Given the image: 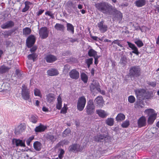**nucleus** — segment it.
<instances>
[{
    "label": "nucleus",
    "instance_id": "nucleus-1",
    "mask_svg": "<svg viewBox=\"0 0 159 159\" xmlns=\"http://www.w3.org/2000/svg\"><path fill=\"white\" fill-rule=\"evenodd\" d=\"M95 7L98 11L104 14L113 16V19L119 21V23L122 20L123 16L122 13L113 7L108 2H102L95 3Z\"/></svg>",
    "mask_w": 159,
    "mask_h": 159
},
{
    "label": "nucleus",
    "instance_id": "nucleus-2",
    "mask_svg": "<svg viewBox=\"0 0 159 159\" xmlns=\"http://www.w3.org/2000/svg\"><path fill=\"white\" fill-rule=\"evenodd\" d=\"M134 92L136 95L137 100L134 104L135 107H143L144 105V102H146V100L152 99L153 97V92L152 91H146L143 89H136Z\"/></svg>",
    "mask_w": 159,
    "mask_h": 159
},
{
    "label": "nucleus",
    "instance_id": "nucleus-3",
    "mask_svg": "<svg viewBox=\"0 0 159 159\" xmlns=\"http://www.w3.org/2000/svg\"><path fill=\"white\" fill-rule=\"evenodd\" d=\"M141 69L139 66H134L130 67L128 75L132 79H135L140 76Z\"/></svg>",
    "mask_w": 159,
    "mask_h": 159
},
{
    "label": "nucleus",
    "instance_id": "nucleus-4",
    "mask_svg": "<svg viewBox=\"0 0 159 159\" xmlns=\"http://www.w3.org/2000/svg\"><path fill=\"white\" fill-rule=\"evenodd\" d=\"M30 91L27 86L23 84L22 86L21 95L22 98L25 100H27L30 102L31 101L30 98Z\"/></svg>",
    "mask_w": 159,
    "mask_h": 159
},
{
    "label": "nucleus",
    "instance_id": "nucleus-5",
    "mask_svg": "<svg viewBox=\"0 0 159 159\" xmlns=\"http://www.w3.org/2000/svg\"><path fill=\"white\" fill-rule=\"evenodd\" d=\"M144 113L149 116L148 121L149 124H152L156 118L157 114L155 113V111L152 109L146 110Z\"/></svg>",
    "mask_w": 159,
    "mask_h": 159
},
{
    "label": "nucleus",
    "instance_id": "nucleus-6",
    "mask_svg": "<svg viewBox=\"0 0 159 159\" xmlns=\"http://www.w3.org/2000/svg\"><path fill=\"white\" fill-rule=\"evenodd\" d=\"M83 147L77 143H73L70 145L68 148V150L70 152L76 153L82 151Z\"/></svg>",
    "mask_w": 159,
    "mask_h": 159
},
{
    "label": "nucleus",
    "instance_id": "nucleus-7",
    "mask_svg": "<svg viewBox=\"0 0 159 159\" xmlns=\"http://www.w3.org/2000/svg\"><path fill=\"white\" fill-rule=\"evenodd\" d=\"M86 102V100L84 96L79 98L77 103V108L80 111H83L85 107Z\"/></svg>",
    "mask_w": 159,
    "mask_h": 159
},
{
    "label": "nucleus",
    "instance_id": "nucleus-8",
    "mask_svg": "<svg viewBox=\"0 0 159 159\" xmlns=\"http://www.w3.org/2000/svg\"><path fill=\"white\" fill-rule=\"evenodd\" d=\"M110 136L106 134H98L93 137L94 140L97 142H102L110 138Z\"/></svg>",
    "mask_w": 159,
    "mask_h": 159
},
{
    "label": "nucleus",
    "instance_id": "nucleus-9",
    "mask_svg": "<svg viewBox=\"0 0 159 159\" xmlns=\"http://www.w3.org/2000/svg\"><path fill=\"white\" fill-rule=\"evenodd\" d=\"M48 33L47 28L43 27L40 29L39 34L40 37L42 39H45L48 36Z\"/></svg>",
    "mask_w": 159,
    "mask_h": 159
},
{
    "label": "nucleus",
    "instance_id": "nucleus-10",
    "mask_svg": "<svg viewBox=\"0 0 159 159\" xmlns=\"http://www.w3.org/2000/svg\"><path fill=\"white\" fill-rule=\"evenodd\" d=\"M36 41V38L35 36L33 35H30L27 39L26 40V44L27 47L28 48L32 47L34 45Z\"/></svg>",
    "mask_w": 159,
    "mask_h": 159
},
{
    "label": "nucleus",
    "instance_id": "nucleus-11",
    "mask_svg": "<svg viewBox=\"0 0 159 159\" xmlns=\"http://www.w3.org/2000/svg\"><path fill=\"white\" fill-rule=\"evenodd\" d=\"M95 104L99 107H102L104 105V101L101 96H98L94 100Z\"/></svg>",
    "mask_w": 159,
    "mask_h": 159
},
{
    "label": "nucleus",
    "instance_id": "nucleus-12",
    "mask_svg": "<svg viewBox=\"0 0 159 159\" xmlns=\"http://www.w3.org/2000/svg\"><path fill=\"white\" fill-rule=\"evenodd\" d=\"M14 25V22L11 20H10L3 23L1 25V27L3 29H8L12 28Z\"/></svg>",
    "mask_w": 159,
    "mask_h": 159
},
{
    "label": "nucleus",
    "instance_id": "nucleus-13",
    "mask_svg": "<svg viewBox=\"0 0 159 159\" xmlns=\"http://www.w3.org/2000/svg\"><path fill=\"white\" fill-rule=\"evenodd\" d=\"M25 140H20V139H13L12 141V143L13 145H15L16 146H21L22 147H25L26 146L25 144Z\"/></svg>",
    "mask_w": 159,
    "mask_h": 159
},
{
    "label": "nucleus",
    "instance_id": "nucleus-14",
    "mask_svg": "<svg viewBox=\"0 0 159 159\" xmlns=\"http://www.w3.org/2000/svg\"><path fill=\"white\" fill-rule=\"evenodd\" d=\"M98 26L99 30L102 33H104L107 30V25L104 24V21L103 20H101L98 23Z\"/></svg>",
    "mask_w": 159,
    "mask_h": 159
},
{
    "label": "nucleus",
    "instance_id": "nucleus-15",
    "mask_svg": "<svg viewBox=\"0 0 159 159\" xmlns=\"http://www.w3.org/2000/svg\"><path fill=\"white\" fill-rule=\"evenodd\" d=\"M70 77L75 80H77L79 77V73L76 69L72 70L69 73Z\"/></svg>",
    "mask_w": 159,
    "mask_h": 159
},
{
    "label": "nucleus",
    "instance_id": "nucleus-16",
    "mask_svg": "<svg viewBox=\"0 0 159 159\" xmlns=\"http://www.w3.org/2000/svg\"><path fill=\"white\" fill-rule=\"evenodd\" d=\"M146 120L145 117L142 116L140 117L138 121V125L139 128L145 126L146 125Z\"/></svg>",
    "mask_w": 159,
    "mask_h": 159
},
{
    "label": "nucleus",
    "instance_id": "nucleus-17",
    "mask_svg": "<svg viewBox=\"0 0 159 159\" xmlns=\"http://www.w3.org/2000/svg\"><path fill=\"white\" fill-rule=\"evenodd\" d=\"M18 29V27H15L13 29L9 30H6L3 32L2 33V34L4 35L5 38H7L9 36H11Z\"/></svg>",
    "mask_w": 159,
    "mask_h": 159
},
{
    "label": "nucleus",
    "instance_id": "nucleus-18",
    "mask_svg": "<svg viewBox=\"0 0 159 159\" xmlns=\"http://www.w3.org/2000/svg\"><path fill=\"white\" fill-rule=\"evenodd\" d=\"M45 60L48 63H53L57 60V57L52 54L48 55L45 57Z\"/></svg>",
    "mask_w": 159,
    "mask_h": 159
},
{
    "label": "nucleus",
    "instance_id": "nucleus-19",
    "mask_svg": "<svg viewBox=\"0 0 159 159\" xmlns=\"http://www.w3.org/2000/svg\"><path fill=\"white\" fill-rule=\"evenodd\" d=\"M47 73L50 76H54L58 75L59 72L57 69L52 68L47 70Z\"/></svg>",
    "mask_w": 159,
    "mask_h": 159
},
{
    "label": "nucleus",
    "instance_id": "nucleus-20",
    "mask_svg": "<svg viewBox=\"0 0 159 159\" xmlns=\"http://www.w3.org/2000/svg\"><path fill=\"white\" fill-rule=\"evenodd\" d=\"M46 126L43 125L40 123L39 125L36 126L34 129L35 132L39 133L44 132L47 129Z\"/></svg>",
    "mask_w": 159,
    "mask_h": 159
},
{
    "label": "nucleus",
    "instance_id": "nucleus-21",
    "mask_svg": "<svg viewBox=\"0 0 159 159\" xmlns=\"http://www.w3.org/2000/svg\"><path fill=\"white\" fill-rule=\"evenodd\" d=\"M11 90L10 84L8 83H3L2 84V92L7 93Z\"/></svg>",
    "mask_w": 159,
    "mask_h": 159
},
{
    "label": "nucleus",
    "instance_id": "nucleus-22",
    "mask_svg": "<svg viewBox=\"0 0 159 159\" xmlns=\"http://www.w3.org/2000/svg\"><path fill=\"white\" fill-rule=\"evenodd\" d=\"M146 0H136L134 4L135 6L138 7H142L146 5Z\"/></svg>",
    "mask_w": 159,
    "mask_h": 159
},
{
    "label": "nucleus",
    "instance_id": "nucleus-23",
    "mask_svg": "<svg viewBox=\"0 0 159 159\" xmlns=\"http://www.w3.org/2000/svg\"><path fill=\"white\" fill-rule=\"evenodd\" d=\"M47 101L49 103L53 102L55 99V95L52 93H49L46 95Z\"/></svg>",
    "mask_w": 159,
    "mask_h": 159
},
{
    "label": "nucleus",
    "instance_id": "nucleus-24",
    "mask_svg": "<svg viewBox=\"0 0 159 159\" xmlns=\"http://www.w3.org/2000/svg\"><path fill=\"white\" fill-rule=\"evenodd\" d=\"M31 54H29L28 56V59L30 60H32L34 61H35L36 58L37 57L38 55L35 53L36 50H30Z\"/></svg>",
    "mask_w": 159,
    "mask_h": 159
},
{
    "label": "nucleus",
    "instance_id": "nucleus-25",
    "mask_svg": "<svg viewBox=\"0 0 159 159\" xmlns=\"http://www.w3.org/2000/svg\"><path fill=\"white\" fill-rule=\"evenodd\" d=\"M42 146V144L38 141L35 142L33 144L34 148L37 151H39L41 150Z\"/></svg>",
    "mask_w": 159,
    "mask_h": 159
},
{
    "label": "nucleus",
    "instance_id": "nucleus-26",
    "mask_svg": "<svg viewBox=\"0 0 159 159\" xmlns=\"http://www.w3.org/2000/svg\"><path fill=\"white\" fill-rule=\"evenodd\" d=\"M86 112L87 115H92L95 111V107H87L85 108Z\"/></svg>",
    "mask_w": 159,
    "mask_h": 159
},
{
    "label": "nucleus",
    "instance_id": "nucleus-27",
    "mask_svg": "<svg viewBox=\"0 0 159 159\" xmlns=\"http://www.w3.org/2000/svg\"><path fill=\"white\" fill-rule=\"evenodd\" d=\"M25 129V127L22 124H21L15 129L14 132L16 134L18 135L21 133Z\"/></svg>",
    "mask_w": 159,
    "mask_h": 159
},
{
    "label": "nucleus",
    "instance_id": "nucleus-28",
    "mask_svg": "<svg viewBox=\"0 0 159 159\" xmlns=\"http://www.w3.org/2000/svg\"><path fill=\"white\" fill-rule=\"evenodd\" d=\"M128 62V59L126 56L125 55L121 57L120 63L122 66L124 67L126 65Z\"/></svg>",
    "mask_w": 159,
    "mask_h": 159
},
{
    "label": "nucleus",
    "instance_id": "nucleus-29",
    "mask_svg": "<svg viewBox=\"0 0 159 159\" xmlns=\"http://www.w3.org/2000/svg\"><path fill=\"white\" fill-rule=\"evenodd\" d=\"M67 30L72 34H74V26L71 24L67 23L66 24Z\"/></svg>",
    "mask_w": 159,
    "mask_h": 159
},
{
    "label": "nucleus",
    "instance_id": "nucleus-30",
    "mask_svg": "<svg viewBox=\"0 0 159 159\" xmlns=\"http://www.w3.org/2000/svg\"><path fill=\"white\" fill-rule=\"evenodd\" d=\"M125 119V115L122 113L118 114L116 118V120L118 122H120L124 120Z\"/></svg>",
    "mask_w": 159,
    "mask_h": 159
},
{
    "label": "nucleus",
    "instance_id": "nucleus-31",
    "mask_svg": "<svg viewBox=\"0 0 159 159\" xmlns=\"http://www.w3.org/2000/svg\"><path fill=\"white\" fill-rule=\"evenodd\" d=\"M96 111V113L101 118H104L107 116V114L106 113L105 111L104 110H97Z\"/></svg>",
    "mask_w": 159,
    "mask_h": 159
},
{
    "label": "nucleus",
    "instance_id": "nucleus-32",
    "mask_svg": "<svg viewBox=\"0 0 159 159\" xmlns=\"http://www.w3.org/2000/svg\"><path fill=\"white\" fill-rule=\"evenodd\" d=\"M45 139L48 141H50L52 143H53L56 140V138L54 135L48 134L45 136Z\"/></svg>",
    "mask_w": 159,
    "mask_h": 159
},
{
    "label": "nucleus",
    "instance_id": "nucleus-33",
    "mask_svg": "<svg viewBox=\"0 0 159 159\" xmlns=\"http://www.w3.org/2000/svg\"><path fill=\"white\" fill-rule=\"evenodd\" d=\"M54 28L58 31H63L65 29L64 25L59 23H56L54 26Z\"/></svg>",
    "mask_w": 159,
    "mask_h": 159
},
{
    "label": "nucleus",
    "instance_id": "nucleus-34",
    "mask_svg": "<svg viewBox=\"0 0 159 159\" xmlns=\"http://www.w3.org/2000/svg\"><path fill=\"white\" fill-rule=\"evenodd\" d=\"M57 103L56 105V108L58 110H60L62 107V99L60 95H59L57 98Z\"/></svg>",
    "mask_w": 159,
    "mask_h": 159
},
{
    "label": "nucleus",
    "instance_id": "nucleus-35",
    "mask_svg": "<svg viewBox=\"0 0 159 159\" xmlns=\"http://www.w3.org/2000/svg\"><path fill=\"white\" fill-rule=\"evenodd\" d=\"M15 74L16 75L18 79H22L23 75V72L19 69H16L15 71Z\"/></svg>",
    "mask_w": 159,
    "mask_h": 159
},
{
    "label": "nucleus",
    "instance_id": "nucleus-36",
    "mask_svg": "<svg viewBox=\"0 0 159 159\" xmlns=\"http://www.w3.org/2000/svg\"><path fill=\"white\" fill-rule=\"evenodd\" d=\"M10 69L5 66H0V74H2L7 71Z\"/></svg>",
    "mask_w": 159,
    "mask_h": 159
},
{
    "label": "nucleus",
    "instance_id": "nucleus-37",
    "mask_svg": "<svg viewBox=\"0 0 159 159\" xmlns=\"http://www.w3.org/2000/svg\"><path fill=\"white\" fill-rule=\"evenodd\" d=\"M31 32V29L29 27H25L23 29V34L24 35H27L30 34Z\"/></svg>",
    "mask_w": 159,
    "mask_h": 159
},
{
    "label": "nucleus",
    "instance_id": "nucleus-38",
    "mask_svg": "<svg viewBox=\"0 0 159 159\" xmlns=\"http://www.w3.org/2000/svg\"><path fill=\"white\" fill-rule=\"evenodd\" d=\"M99 84L98 82H95L94 83H91L90 85V90L91 92H95L97 85Z\"/></svg>",
    "mask_w": 159,
    "mask_h": 159
},
{
    "label": "nucleus",
    "instance_id": "nucleus-39",
    "mask_svg": "<svg viewBox=\"0 0 159 159\" xmlns=\"http://www.w3.org/2000/svg\"><path fill=\"white\" fill-rule=\"evenodd\" d=\"M30 117V120L33 123L35 124L37 122L38 117L37 116L31 115Z\"/></svg>",
    "mask_w": 159,
    "mask_h": 159
},
{
    "label": "nucleus",
    "instance_id": "nucleus-40",
    "mask_svg": "<svg viewBox=\"0 0 159 159\" xmlns=\"http://www.w3.org/2000/svg\"><path fill=\"white\" fill-rule=\"evenodd\" d=\"M81 80L84 83H87L88 80V77L87 75L84 73H82L81 75Z\"/></svg>",
    "mask_w": 159,
    "mask_h": 159
},
{
    "label": "nucleus",
    "instance_id": "nucleus-41",
    "mask_svg": "<svg viewBox=\"0 0 159 159\" xmlns=\"http://www.w3.org/2000/svg\"><path fill=\"white\" fill-rule=\"evenodd\" d=\"M114 119L112 118H108L106 120V124L108 125L111 126L114 124Z\"/></svg>",
    "mask_w": 159,
    "mask_h": 159
},
{
    "label": "nucleus",
    "instance_id": "nucleus-42",
    "mask_svg": "<svg viewBox=\"0 0 159 159\" xmlns=\"http://www.w3.org/2000/svg\"><path fill=\"white\" fill-rule=\"evenodd\" d=\"M139 47H141L143 46L144 44L142 41L140 39L137 40L134 42Z\"/></svg>",
    "mask_w": 159,
    "mask_h": 159
},
{
    "label": "nucleus",
    "instance_id": "nucleus-43",
    "mask_svg": "<svg viewBox=\"0 0 159 159\" xmlns=\"http://www.w3.org/2000/svg\"><path fill=\"white\" fill-rule=\"evenodd\" d=\"M70 133V129L69 128H67L63 131L62 136L64 137H66L68 136Z\"/></svg>",
    "mask_w": 159,
    "mask_h": 159
},
{
    "label": "nucleus",
    "instance_id": "nucleus-44",
    "mask_svg": "<svg viewBox=\"0 0 159 159\" xmlns=\"http://www.w3.org/2000/svg\"><path fill=\"white\" fill-rule=\"evenodd\" d=\"M88 54L89 57H94L97 55V52L95 50H89Z\"/></svg>",
    "mask_w": 159,
    "mask_h": 159
},
{
    "label": "nucleus",
    "instance_id": "nucleus-45",
    "mask_svg": "<svg viewBox=\"0 0 159 159\" xmlns=\"http://www.w3.org/2000/svg\"><path fill=\"white\" fill-rule=\"evenodd\" d=\"M70 66L68 64H66L64 66L63 72L64 74H66L70 70Z\"/></svg>",
    "mask_w": 159,
    "mask_h": 159
},
{
    "label": "nucleus",
    "instance_id": "nucleus-46",
    "mask_svg": "<svg viewBox=\"0 0 159 159\" xmlns=\"http://www.w3.org/2000/svg\"><path fill=\"white\" fill-rule=\"evenodd\" d=\"M127 43L129 47L131 48L132 50H138L137 48L134 44L128 41L127 42Z\"/></svg>",
    "mask_w": 159,
    "mask_h": 159
},
{
    "label": "nucleus",
    "instance_id": "nucleus-47",
    "mask_svg": "<svg viewBox=\"0 0 159 159\" xmlns=\"http://www.w3.org/2000/svg\"><path fill=\"white\" fill-rule=\"evenodd\" d=\"M129 122L128 120H126L121 124V126L123 128H127L129 125Z\"/></svg>",
    "mask_w": 159,
    "mask_h": 159
},
{
    "label": "nucleus",
    "instance_id": "nucleus-48",
    "mask_svg": "<svg viewBox=\"0 0 159 159\" xmlns=\"http://www.w3.org/2000/svg\"><path fill=\"white\" fill-rule=\"evenodd\" d=\"M45 15L50 16L52 19H54V14L51 11H48L45 12Z\"/></svg>",
    "mask_w": 159,
    "mask_h": 159
},
{
    "label": "nucleus",
    "instance_id": "nucleus-49",
    "mask_svg": "<svg viewBox=\"0 0 159 159\" xmlns=\"http://www.w3.org/2000/svg\"><path fill=\"white\" fill-rule=\"evenodd\" d=\"M34 136H32L31 137H30L26 140V143L29 146H31L30 143L34 139Z\"/></svg>",
    "mask_w": 159,
    "mask_h": 159
},
{
    "label": "nucleus",
    "instance_id": "nucleus-50",
    "mask_svg": "<svg viewBox=\"0 0 159 159\" xmlns=\"http://www.w3.org/2000/svg\"><path fill=\"white\" fill-rule=\"evenodd\" d=\"M135 100V98L133 96H130L128 98V101L130 103H134Z\"/></svg>",
    "mask_w": 159,
    "mask_h": 159
},
{
    "label": "nucleus",
    "instance_id": "nucleus-51",
    "mask_svg": "<svg viewBox=\"0 0 159 159\" xmlns=\"http://www.w3.org/2000/svg\"><path fill=\"white\" fill-rule=\"evenodd\" d=\"M28 2L29 3H30V2H29L28 1H26L25 2V7L24 8H23L22 11V12H25L26 11H27L30 8V7L29 6H28L27 4L26 3Z\"/></svg>",
    "mask_w": 159,
    "mask_h": 159
},
{
    "label": "nucleus",
    "instance_id": "nucleus-52",
    "mask_svg": "<svg viewBox=\"0 0 159 159\" xmlns=\"http://www.w3.org/2000/svg\"><path fill=\"white\" fill-rule=\"evenodd\" d=\"M117 44L118 46H119L120 47H123V45L122 44H121L120 43V41L119 40H114V41H113L111 43V44Z\"/></svg>",
    "mask_w": 159,
    "mask_h": 159
},
{
    "label": "nucleus",
    "instance_id": "nucleus-53",
    "mask_svg": "<svg viewBox=\"0 0 159 159\" xmlns=\"http://www.w3.org/2000/svg\"><path fill=\"white\" fill-rule=\"evenodd\" d=\"M93 58H91L86 59L85 60V62L86 64H92L93 63Z\"/></svg>",
    "mask_w": 159,
    "mask_h": 159
},
{
    "label": "nucleus",
    "instance_id": "nucleus-54",
    "mask_svg": "<svg viewBox=\"0 0 159 159\" xmlns=\"http://www.w3.org/2000/svg\"><path fill=\"white\" fill-rule=\"evenodd\" d=\"M87 107H95L93 104V100L90 99L87 103Z\"/></svg>",
    "mask_w": 159,
    "mask_h": 159
},
{
    "label": "nucleus",
    "instance_id": "nucleus-55",
    "mask_svg": "<svg viewBox=\"0 0 159 159\" xmlns=\"http://www.w3.org/2000/svg\"><path fill=\"white\" fill-rule=\"evenodd\" d=\"M34 94L36 96H40V90L37 89H34Z\"/></svg>",
    "mask_w": 159,
    "mask_h": 159
},
{
    "label": "nucleus",
    "instance_id": "nucleus-56",
    "mask_svg": "<svg viewBox=\"0 0 159 159\" xmlns=\"http://www.w3.org/2000/svg\"><path fill=\"white\" fill-rule=\"evenodd\" d=\"M44 10L43 9H40L38 12L36 13V15L37 16H39L41 15L44 11Z\"/></svg>",
    "mask_w": 159,
    "mask_h": 159
},
{
    "label": "nucleus",
    "instance_id": "nucleus-57",
    "mask_svg": "<svg viewBox=\"0 0 159 159\" xmlns=\"http://www.w3.org/2000/svg\"><path fill=\"white\" fill-rule=\"evenodd\" d=\"M67 109L66 107H64L61 109L60 111V113L63 114H66L67 112Z\"/></svg>",
    "mask_w": 159,
    "mask_h": 159
},
{
    "label": "nucleus",
    "instance_id": "nucleus-58",
    "mask_svg": "<svg viewBox=\"0 0 159 159\" xmlns=\"http://www.w3.org/2000/svg\"><path fill=\"white\" fill-rule=\"evenodd\" d=\"M69 41L70 42H71L72 43H74L75 42H77L78 41V39L76 38H75L74 39L72 38H71L69 39Z\"/></svg>",
    "mask_w": 159,
    "mask_h": 159
},
{
    "label": "nucleus",
    "instance_id": "nucleus-59",
    "mask_svg": "<svg viewBox=\"0 0 159 159\" xmlns=\"http://www.w3.org/2000/svg\"><path fill=\"white\" fill-rule=\"evenodd\" d=\"M100 57V56L97 55L94 58V63L95 65H97L98 63V58Z\"/></svg>",
    "mask_w": 159,
    "mask_h": 159
},
{
    "label": "nucleus",
    "instance_id": "nucleus-60",
    "mask_svg": "<svg viewBox=\"0 0 159 159\" xmlns=\"http://www.w3.org/2000/svg\"><path fill=\"white\" fill-rule=\"evenodd\" d=\"M139 29H140V30L142 32H144L146 30V29L147 27L146 26L143 25L141 28L139 27Z\"/></svg>",
    "mask_w": 159,
    "mask_h": 159
},
{
    "label": "nucleus",
    "instance_id": "nucleus-61",
    "mask_svg": "<svg viewBox=\"0 0 159 159\" xmlns=\"http://www.w3.org/2000/svg\"><path fill=\"white\" fill-rule=\"evenodd\" d=\"M73 4V2L71 1H68L67 2V5L70 8L72 6Z\"/></svg>",
    "mask_w": 159,
    "mask_h": 159
},
{
    "label": "nucleus",
    "instance_id": "nucleus-62",
    "mask_svg": "<svg viewBox=\"0 0 159 159\" xmlns=\"http://www.w3.org/2000/svg\"><path fill=\"white\" fill-rule=\"evenodd\" d=\"M62 142L63 143V144L65 145H67L69 143V142L67 139L64 140L62 141Z\"/></svg>",
    "mask_w": 159,
    "mask_h": 159
},
{
    "label": "nucleus",
    "instance_id": "nucleus-63",
    "mask_svg": "<svg viewBox=\"0 0 159 159\" xmlns=\"http://www.w3.org/2000/svg\"><path fill=\"white\" fill-rule=\"evenodd\" d=\"M60 151L59 154L63 155L65 153V151L62 149L61 148L59 150Z\"/></svg>",
    "mask_w": 159,
    "mask_h": 159
},
{
    "label": "nucleus",
    "instance_id": "nucleus-64",
    "mask_svg": "<svg viewBox=\"0 0 159 159\" xmlns=\"http://www.w3.org/2000/svg\"><path fill=\"white\" fill-rule=\"evenodd\" d=\"M156 43L159 47V34L156 39Z\"/></svg>",
    "mask_w": 159,
    "mask_h": 159
}]
</instances>
